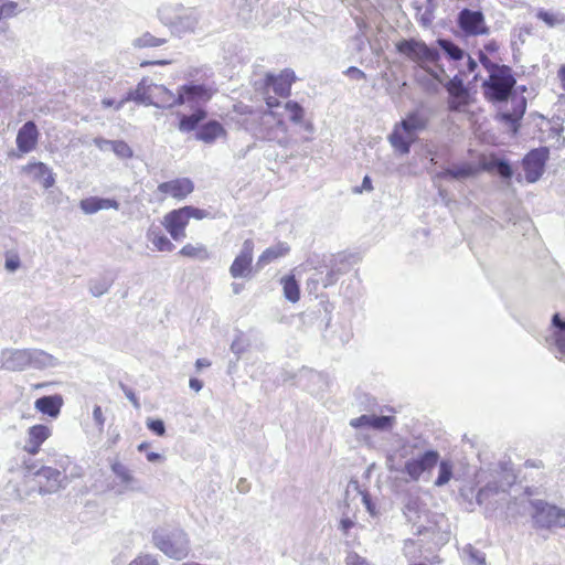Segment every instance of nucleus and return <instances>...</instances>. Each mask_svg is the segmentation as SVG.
Returning <instances> with one entry per match:
<instances>
[{
	"instance_id": "obj_1",
	"label": "nucleus",
	"mask_w": 565,
	"mask_h": 565,
	"mask_svg": "<svg viewBox=\"0 0 565 565\" xmlns=\"http://www.w3.org/2000/svg\"><path fill=\"white\" fill-rule=\"evenodd\" d=\"M267 109H250L248 106H236V124L249 132L254 138L274 142L280 147H288L291 137L280 111V103L274 98L266 99Z\"/></svg>"
},
{
	"instance_id": "obj_2",
	"label": "nucleus",
	"mask_w": 565,
	"mask_h": 565,
	"mask_svg": "<svg viewBox=\"0 0 565 565\" xmlns=\"http://www.w3.org/2000/svg\"><path fill=\"white\" fill-rule=\"evenodd\" d=\"M403 513L415 535L429 536L436 546L448 542L449 530L445 515L430 512L419 494L409 493L406 497Z\"/></svg>"
},
{
	"instance_id": "obj_3",
	"label": "nucleus",
	"mask_w": 565,
	"mask_h": 565,
	"mask_svg": "<svg viewBox=\"0 0 565 565\" xmlns=\"http://www.w3.org/2000/svg\"><path fill=\"white\" fill-rule=\"evenodd\" d=\"M396 50L441 82L440 75L445 74V70L439 64L440 53L437 49L428 46L423 41L409 39L399 41L396 44Z\"/></svg>"
},
{
	"instance_id": "obj_4",
	"label": "nucleus",
	"mask_w": 565,
	"mask_h": 565,
	"mask_svg": "<svg viewBox=\"0 0 565 565\" xmlns=\"http://www.w3.org/2000/svg\"><path fill=\"white\" fill-rule=\"evenodd\" d=\"M6 370L21 372L26 367L43 370L56 365V359L39 349H4Z\"/></svg>"
},
{
	"instance_id": "obj_5",
	"label": "nucleus",
	"mask_w": 565,
	"mask_h": 565,
	"mask_svg": "<svg viewBox=\"0 0 565 565\" xmlns=\"http://www.w3.org/2000/svg\"><path fill=\"white\" fill-rule=\"evenodd\" d=\"M515 479L512 470L501 469L500 471H493L491 479L478 491L476 497L477 503L490 510L497 509L502 499L501 495L508 492L509 488L515 482Z\"/></svg>"
},
{
	"instance_id": "obj_6",
	"label": "nucleus",
	"mask_w": 565,
	"mask_h": 565,
	"mask_svg": "<svg viewBox=\"0 0 565 565\" xmlns=\"http://www.w3.org/2000/svg\"><path fill=\"white\" fill-rule=\"evenodd\" d=\"M399 456L411 457L402 471L413 481L419 480L420 476L431 470L439 460V454L436 450L420 451L417 444L413 443H405L399 449Z\"/></svg>"
},
{
	"instance_id": "obj_7",
	"label": "nucleus",
	"mask_w": 565,
	"mask_h": 565,
	"mask_svg": "<svg viewBox=\"0 0 565 565\" xmlns=\"http://www.w3.org/2000/svg\"><path fill=\"white\" fill-rule=\"evenodd\" d=\"M152 541L156 547L171 558L182 559L190 552V541L181 529H158L152 534Z\"/></svg>"
},
{
	"instance_id": "obj_8",
	"label": "nucleus",
	"mask_w": 565,
	"mask_h": 565,
	"mask_svg": "<svg viewBox=\"0 0 565 565\" xmlns=\"http://www.w3.org/2000/svg\"><path fill=\"white\" fill-rule=\"evenodd\" d=\"M515 85L512 70L502 65L501 68L494 70L488 79L483 82L484 96L491 102H505L510 97Z\"/></svg>"
},
{
	"instance_id": "obj_9",
	"label": "nucleus",
	"mask_w": 565,
	"mask_h": 565,
	"mask_svg": "<svg viewBox=\"0 0 565 565\" xmlns=\"http://www.w3.org/2000/svg\"><path fill=\"white\" fill-rule=\"evenodd\" d=\"M215 93L216 88L211 85L190 82L178 88L177 102L179 105H188L190 108L196 109L209 103Z\"/></svg>"
},
{
	"instance_id": "obj_10",
	"label": "nucleus",
	"mask_w": 565,
	"mask_h": 565,
	"mask_svg": "<svg viewBox=\"0 0 565 565\" xmlns=\"http://www.w3.org/2000/svg\"><path fill=\"white\" fill-rule=\"evenodd\" d=\"M529 503L533 509L532 518L536 526L542 529L565 527V510L542 500H529Z\"/></svg>"
},
{
	"instance_id": "obj_11",
	"label": "nucleus",
	"mask_w": 565,
	"mask_h": 565,
	"mask_svg": "<svg viewBox=\"0 0 565 565\" xmlns=\"http://www.w3.org/2000/svg\"><path fill=\"white\" fill-rule=\"evenodd\" d=\"M254 242L250 238L244 241L239 253L230 266V275L233 278H250L253 271Z\"/></svg>"
},
{
	"instance_id": "obj_12",
	"label": "nucleus",
	"mask_w": 565,
	"mask_h": 565,
	"mask_svg": "<svg viewBox=\"0 0 565 565\" xmlns=\"http://www.w3.org/2000/svg\"><path fill=\"white\" fill-rule=\"evenodd\" d=\"M26 470L28 473H32L31 467L28 466ZM33 475L35 477L36 484L39 486V492L41 494L56 492L62 487V482L65 479L60 470L52 467H42L34 471Z\"/></svg>"
},
{
	"instance_id": "obj_13",
	"label": "nucleus",
	"mask_w": 565,
	"mask_h": 565,
	"mask_svg": "<svg viewBox=\"0 0 565 565\" xmlns=\"http://www.w3.org/2000/svg\"><path fill=\"white\" fill-rule=\"evenodd\" d=\"M190 218L185 207L173 210L169 212L163 220V225L168 233L174 241L183 239L185 235V227Z\"/></svg>"
},
{
	"instance_id": "obj_14",
	"label": "nucleus",
	"mask_w": 565,
	"mask_h": 565,
	"mask_svg": "<svg viewBox=\"0 0 565 565\" xmlns=\"http://www.w3.org/2000/svg\"><path fill=\"white\" fill-rule=\"evenodd\" d=\"M459 26L470 35H481L488 33L484 17L480 11L463 9L458 17Z\"/></svg>"
},
{
	"instance_id": "obj_15",
	"label": "nucleus",
	"mask_w": 565,
	"mask_h": 565,
	"mask_svg": "<svg viewBox=\"0 0 565 565\" xmlns=\"http://www.w3.org/2000/svg\"><path fill=\"white\" fill-rule=\"evenodd\" d=\"M110 469L116 478L119 480V493L126 491H141L140 481L135 477L134 472L117 458L110 462Z\"/></svg>"
},
{
	"instance_id": "obj_16",
	"label": "nucleus",
	"mask_w": 565,
	"mask_h": 565,
	"mask_svg": "<svg viewBox=\"0 0 565 565\" xmlns=\"http://www.w3.org/2000/svg\"><path fill=\"white\" fill-rule=\"evenodd\" d=\"M512 108L502 110L498 114V118L503 122L513 134L519 129V121L522 119L525 109L526 100L523 96H513L511 98Z\"/></svg>"
},
{
	"instance_id": "obj_17",
	"label": "nucleus",
	"mask_w": 565,
	"mask_h": 565,
	"mask_svg": "<svg viewBox=\"0 0 565 565\" xmlns=\"http://www.w3.org/2000/svg\"><path fill=\"white\" fill-rule=\"evenodd\" d=\"M545 160L546 151L540 149L532 150L525 156L523 159V169L527 182L533 183L541 178L544 171Z\"/></svg>"
},
{
	"instance_id": "obj_18",
	"label": "nucleus",
	"mask_w": 565,
	"mask_h": 565,
	"mask_svg": "<svg viewBox=\"0 0 565 565\" xmlns=\"http://www.w3.org/2000/svg\"><path fill=\"white\" fill-rule=\"evenodd\" d=\"M194 190V184L189 178H178L171 181L162 182L157 191L170 195L177 200H183Z\"/></svg>"
},
{
	"instance_id": "obj_19",
	"label": "nucleus",
	"mask_w": 565,
	"mask_h": 565,
	"mask_svg": "<svg viewBox=\"0 0 565 565\" xmlns=\"http://www.w3.org/2000/svg\"><path fill=\"white\" fill-rule=\"evenodd\" d=\"M131 100L145 105H158L156 100H152V83L143 78L135 89L128 92L126 96L117 103L116 110L121 109L126 103Z\"/></svg>"
},
{
	"instance_id": "obj_20",
	"label": "nucleus",
	"mask_w": 565,
	"mask_h": 565,
	"mask_svg": "<svg viewBox=\"0 0 565 565\" xmlns=\"http://www.w3.org/2000/svg\"><path fill=\"white\" fill-rule=\"evenodd\" d=\"M39 130L36 125L29 120L22 125L17 134V147L21 153H29L35 149L38 139H39Z\"/></svg>"
},
{
	"instance_id": "obj_21",
	"label": "nucleus",
	"mask_w": 565,
	"mask_h": 565,
	"mask_svg": "<svg viewBox=\"0 0 565 565\" xmlns=\"http://www.w3.org/2000/svg\"><path fill=\"white\" fill-rule=\"evenodd\" d=\"M51 436V429L46 425H34L28 429V438L23 449L30 455H36L41 445Z\"/></svg>"
},
{
	"instance_id": "obj_22",
	"label": "nucleus",
	"mask_w": 565,
	"mask_h": 565,
	"mask_svg": "<svg viewBox=\"0 0 565 565\" xmlns=\"http://www.w3.org/2000/svg\"><path fill=\"white\" fill-rule=\"evenodd\" d=\"M227 132L217 120H210L202 125L195 132V138L204 143L212 145L220 138H225Z\"/></svg>"
},
{
	"instance_id": "obj_23",
	"label": "nucleus",
	"mask_w": 565,
	"mask_h": 565,
	"mask_svg": "<svg viewBox=\"0 0 565 565\" xmlns=\"http://www.w3.org/2000/svg\"><path fill=\"white\" fill-rule=\"evenodd\" d=\"M479 172V168L475 163L462 162L452 164L451 167L437 173L439 179L465 180L475 177Z\"/></svg>"
},
{
	"instance_id": "obj_24",
	"label": "nucleus",
	"mask_w": 565,
	"mask_h": 565,
	"mask_svg": "<svg viewBox=\"0 0 565 565\" xmlns=\"http://www.w3.org/2000/svg\"><path fill=\"white\" fill-rule=\"evenodd\" d=\"M200 14L194 10H188L183 14L177 17L171 23L173 32L181 35L189 32H195L199 29Z\"/></svg>"
},
{
	"instance_id": "obj_25",
	"label": "nucleus",
	"mask_w": 565,
	"mask_h": 565,
	"mask_svg": "<svg viewBox=\"0 0 565 565\" xmlns=\"http://www.w3.org/2000/svg\"><path fill=\"white\" fill-rule=\"evenodd\" d=\"M23 171L45 189L52 186L54 183L51 170L43 162L29 163L23 168Z\"/></svg>"
},
{
	"instance_id": "obj_26",
	"label": "nucleus",
	"mask_w": 565,
	"mask_h": 565,
	"mask_svg": "<svg viewBox=\"0 0 565 565\" xmlns=\"http://www.w3.org/2000/svg\"><path fill=\"white\" fill-rule=\"evenodd\" d=\"M63 398L61 395L42 396L34 402V408L52 418H56L61 412Z\"/></svg>"
},
{
	"instance_id": "obj_27",
	"label": "nucleus",
	"mask_w": 565,
	"mask_h": 565,
	"mask_svg": "<svg viewBox=\"0 0 565 565\" xmlns=\"http://www.w3.org/2000/svg\"><path fill=\"white\" fill-rule=\"evenodd\" d=\"M81 209L86 214H94L100 210H118L120 204L114 199L92 196L81 201Z\"/></svg>"
},
{
	"instance_id": "obj_28",
	"label": "nucleus",
	"mask_w": 565,
	"mask_h": 565,
	"mask_svg": "<svg viewBox=\"0 0 565 565\" xmlns=\"http://www.w3.org/2000/svg\"><path fill=\"white\" fill-rule=\"evenodd\" d=\"M415 138L411 135H406L399 124H396L392 134L388 136V141L392 147L402 154H407L411 150V145Z\"/></svg>"
},
{
	"instance_id": "obj_29",
	"label": "nucleus",
	"mask_w": 565,
	"mask_h": 565,
	"mask_svg": "<svg viewBox=\"0 0 565 565\" xmlns=\"http://www.w3.org/2000/svg\"><path fill=\"white\" fill-rule=\"evenodd\" d=\"M289 253V246L286 243H278L274 246L266 248L257 259V269H263L265 266L275 262L278 258L286 256Z\"/></svg>"
},
{
	"instance_id": "obj_30",
	"label": "nucleus",
	"mask_w": 565,
	"mask_h": 565,
	"mask_svg": "<svg viewBox=\"0 0 565 565\" xmlns=\"http://www.w3.org/2000/svg\"><path fill=\"white\" fill-rule=\"evenodd\" d=\"M427 118L419 111H413L405 119L398 122L406 135L416 138L417 132L424 130L427 126Z\"/></svg>"
},
{
	"instance_id": "obj_31",
	"label": "nucleus",
	"mask_w": 565,
	"mask_h": 565,
	"mask_svg": "<svg viewBox=\"0 0 565 565\" xmlns=\"http://www.w3.org/2000/svg\"><path fill=\"white\" fill-rule=\"evenodd\" d=\"M152 100H156L160 108H172L179 106L177 102V94H173L163 85L152 84Z\"/></svg>"
},
{
	"instance_id": "obj_32",
	"label": "nucleus",
	"mask_w": 565,
	"mask_h": 565,
	"mask_svg": "<svg viewBox=\"0 0 565 565\" xmlns=\"http://www.w3.org/2000/svg\"><path fill=\"white\" fill-rule=\"evenodd\" d=\"M207 117V111L203 107L193 109L190 115H181L179 121V130L181 132H190L198 128L199 124Z\"/></svg>"
},
{
	"instance_id": "obj_33",
	"label": "nucleus",
	"mask_w": 565,
	"mask_h": 565,
	"mask_svg": "<svg viewBox=\"0 0 565 565\" xmlns=\"http://www.w3.org/2000/svg\"><path fill=\"white\" fill-rule=\"evenodd\" d=\"M147 239L154 246L159 252H172L174 245L171 241L162 233L159 227H150L147 232Z\"/></svg>"
},
{
	"instance_id": "obj_34",
	"label": "nucleus",
	"mask_w": 565,
	"mask_h": 565,
	"mask_svg": "<svg viewBox=\"0 0 565 565\" xmlns=\"http://www.w3.org/2000/svg\"><path fill=\"white\" fill-rule=\"evenodd\" d=\"M280 284L282 285L285 298L290 302H297L300 298V289L295 276L282 277Z\"/></svg>"
},
{
	"instance_id": "obj_35",
	"label": "nucleus",
	"mask_w": 565,
	"mask_h": 565,
	"mask_svg": "<svg viewBox=\"0 0 565 565\" xmlns=\"http://www.w3.org/2000/svg\"><path fill=\"white\" fill-rule=\"evenodd\" d=\"M545 344L559 361L565 362V335H545Z\"/></svg>"
},
{
	"instance_id": "obj_36",
	"label": "nucleus",
	"mask_w": 565,
	"mask_h": 565,
	"mask_svg": "<svg viewBox=\"0 0 565 565\" xmlns=\"http://www.w3.org/2000/svg\"><path fill=\"white\" fill-rule=\"evenodd\" d=\"M179 253L184 257L195 258L199 260H207L210 258V253L203 244H186Z\"/></svg>"
},
{
	"instance_id": "obj_37",
	"label": "nucleus",
	"mask_w": 565,
	"mask_h": 565,
	"mask_svg": "<svg viewBox=\"0 0 565 565\" xmlns=\"http://www.w3.org/2000/svg\"><path fill=\"white\" fill-rule=\"evenodd\" d=\"M114 280L110 277L103 276L89 281V291L94 297H100L108 292Z\"/></svg>"
},
{
	"instance_id": "obj_38",
	"label": "nucleus",
	"mask_w": 565,
	"mask_h": 565,
	"mask_svg": "<svg viewBox=\"0 0 565 565\" xmlns=\"http://www.w3.org/2000/svg\"><path fill=\"white\" fill-rule=\"evenodd\" d=\"M166 42L167 40L164 38H158L149 32H145L132 41V45L138 49L157 47L163 45Z\"/></svg>"
},
{
	"instance_id": "obj_39",
	"label": "nucleus",
	"mask_w": 565,
	"mask_h": 565,
	"mask_svg": "<svg viewBox=\"0 0 565 565\" xmlns=\"http://www.w3.org/2000/svg\"><path fill=\"white\" fill-rule=\"evenodd\" d=\"M420 541L407 539L404 541L403 553L409 562H415L423 556Z\"/></svg>"
},
{
	"instance_id": "obj_40",
	"label": "nucleus",
	"mask_w": 565,
	"mask_h": 565,
	"mask_svg": "<svg viewBox=\"0 0 565 565\" xmlns=\"http://www.w3.org/2000/svg\"><path fill=\"white\" fill-rule=\"evenodd\" d=\"M536 17L548 28H555L565 23V15L561 12H552L541 9L537 11Z\"/></svg>"
},
{
	"instance_id": "obj_41",
	"label": "nucleus",
	"mask_w": 565,
	"mask_h": 565,
	"mask_svg": "<svg viewBox=\"0 0 565 565\" xmlns=\"http://www.w3.org/2000/svg\"><path fill=\"white\" fill-rule=\"evenodd\" d=\"M437 43L445 54L452 61H460L465 55V52L450 40L439 39L437 40Z\"/></svg>"
},
{
	"instance_id": "obj_42",
	"label": "nucleus",
	"mask_w": 565,
	"mask_h": 565,
	"mask_svg": "<svg viewBox=\"0 0 565 565\" xmlns=\"http://www.w3.org/2000/svg\"><path fill=\"white\" fill-rule=\"evenodd\" d=\"M280 111L289 114V119L295 124H301L305 115L303 108L296 102H287L284 106L280 105Z\"/></svg>"
},
{
	"instance_id": "obj_43",
	"label": "nucleus",
	"mask_w": 565,
	"mask_h": 565,
	"mask_svg": "<svg viewBox=\"0 0 565 565\" xmlns=\"http://www.w3.org/2000/svg\"><path fill=\"white\" fill-rule=\"evenodd\" d=\"M445 88L449 93L450 97H462L467 95L468 89L463 85V81L459 75L454 76L445 84Z\"/></svg>"
},
{
	"instance_id": "obj_44",
	"label": "nucleus",
	"mask_w": 565,
	"mask_h": 565,
	"mask_svg": "<svg viewBox=\"0 0 565 565\" xmlns=\"http://www.w3.org/2000/svg\"><path fill=\"white\" fill-rule=\"evenodd\" d=\"M265 85L267 87H271L273 90L279 96H287L290 92L279 75L275 76L268 73L265 78Z\"/></svg>"
},
{
	"instance_id": "obj_45",
	"label": "nucleus",
	"mask_w": 565,
	"mask_h": 565,
	"mask_svg": "<svg viewBox=\"0 0 565 565\" xmlns=\"http://www.w3.org/2000/svg\"><path fill=\"white\" fill-rule=\"evenodd\" d=\"M452 469H454V466L450 461H448V460L440 461L439 472H438L437 479L435 480V486L443 487L446 483H448L452 477Z\"/></svg>"
},
{
	"instance_id": "obj_46",
	"label": "nucleus",
	"mask_w": 565,
	"mask_h": 565,
	"mask_svg": "<svg viewBox=\"0 0 565 565\" xmlns=\"http://www.w3.org/2000/svg\"><path fill=\"white\" fill-rule=\"evenodd\" d=\"M394 423H395V418L393 416L371 415L370 428L383 431V430L391 429L393 427Z\"/></svg>"
},
{
	"instance_id": "obj_47",
	"label": "nucleus",
	"mask_w": 565,
	"mask_h": 565,
	"mask_svg": "<svg viewBox=\"0 0 565 565\" xmlns=\"http://www.w3.org/2000/svg\"><path fill=\"white\" fill-rule=\"evenodd\" d=\"M111 151L119 159H130L134 156V151L130 146L124 140H115Z\"/></svg>"
},
{
	"instance_id": "obj_48",
	"label": "nucleus",
	"mask_w": 565,
	"mask_h": 565,
	"mask_svg": "<svg viewBox=\"0 0 565 565\" xmlns=\"http://www.w3.org/2000/svg\"><path fill=\"white\" fill-rule=\"evenodd\" d=\"M249 347V341L244 337L242 332H239L235 339L233 340L231 344V351L237 356V359L241 358V355L246 352V350Z\"/></svg>"
},
{
	"instance_id": "obj_49",
	"label": "nucleus",
	"mask_w": 565,
	"mask_h": 565,
	"mask_svg": "<svg viewBox=\"0 0 565 565\" xmlns=\"http://www.w3.org/2000/svg\"><path fill=\"white\" fill-rule=\"evenodd\" d=\"M469 104V92L462 97H450L448 100V107L451 111H460L465 106Z\"/></svg>"
},
{
	"instance_id": "obj_50",
	"label": "nucleus",
	"mask_w": 565,
	"mask_h": 565,
	"mask_svg": "<svg viewBox=\"0 0 565 565\" xmlns=\"http://www.w3.org/2000/svg\"><path fill=\"white\" fill-rule=\"evenodd\" d=\"M345 565H373L365 557L359 555L356 552H349L345 556Z\"/></svg>"
},
{
	"instance_id": "obj_51",
	"label": "nucleus",
	"mask_w": 565,
	"mask_h": 565,
	"mask_svg": "<svg viewBox=\"0 0 565 565\" xmlns=\"http://www.w3.org/2000/svg\"><path fill=\"white\" fill-rule=\"evenodd\" d=\"M93 419L96 425L98 434H102L104 430V425H105L106 418L103 414L100 406H98V405H96L93 409Z\"/></svg>"
},
{
	"instance_id": "obj_52",
	"label": "nucleus",
	"mask_w": 565,
	"mask_h": 565,
	"mask_svg": "<svg viewBox=\"0 0 565 565\" xmlns=\"http://www.w3.org/2000/svg\"><path fill=\"white\" fill-rule=\"evenodd\" d=\"M147 427L158 436L166 434L164 423L161 419H148Z\"/></svg>"
},
{
	"instance_id": "obj_53",
	"label": "nucleus",
	"mask_w": 565,
	"mask_h": 565,
	"mask_svg": "<svg viewBox=\"0 0 565 565\" xmlns=\"http://www.w3.org/2000/svg\"><path fill=\"white\" fill-rule=\"evenodd\" d=\"M189 218L203 220L210 216V213L206 210L198 209L194 206H184Z\"/></svg>"
},
{
	"instance_id": "obj_54",
	"label": "nucleus",
	"mask_w": 565,
	"mask_h": 565,
	"mask_svg": "<svg viewBox=\"0 0 565 565\" xmlns=\"http://www.w3.org/2000/svg\"><path fill=\"white\" fill-rule=\"evenodd\" d=\"M370 423H371V415H362L360 417L352 418L350 420V425L356 429L364 428V427L370 428Z\"/></svg>"
},
{
	"instance_id": "obj_55",
	"label": "nucleus",
	"mask_w": 565,
	"mask_h": 565,
	"mask_svg": "<svg viewBox=\"0 0 565 565\" xmlns=\"http://www.w3.org/2000/svg\"><path fill=\"white\" fill-rule=\"evenodd\" d=\"M129 565H159L158 561L151 555H140L130 562Z\"/></svg>"
},
{
	"instance_id": "obj_56",
	"label": "nucleus",
	"mask_w": 565,
	"mask_h": 565,
	"mask_svg": "<svg viewBox=\"0 0 565 565\" xmlns=\"http://www.w3.org/2000/svg\"><path fill=\"white\" fill-rule=\"evenodd\" d=\"M17 7V2L0 0V8H2L1 12L3 17L13 15L15 13Z\"/></svg>"
},
{
	"instance_id": "obj_57",
	"label": "nucleus",
	"mask_w": 565,
	"mask_h": 565,
	"mask_svg": "<svg viewBox=\"0 0 565 565\" xmlns=\"http://www.w3.org/2000/svg\"><path fill=\"white\" fill-rule=\"evenodd\" d=\"M340 271L339 270H335V269H330L329 273L326 275L324 278H322L321 282L323 285L324 288L333 285L337 282V280L339 279V276H340Z\"/></svg>"
},
{
	"instance_id": "obj_58",
	"label": "nucleus",
	"mask_w": 565,
	"mask_h": 565,
	"mask_svg": "<svg viewBox=\"0 0 565 565\" xmlns=\"http://www.w3.org/2000/svg\"><path fill=\"white\" fill-rule=\"evenodd\" d=\"M480 62L482 66L487 70V72L490 74L494 73V70L501 68L502 65H498L493 63L487 55L483 53H480Z\"/></svg>"
},
{
	"instance_id": "obj_59",
	"label": "nucleus",
	"mask_w": 565,
	"mask_h": 565,
	"mask_svg": "<svg viewBox=\"0 0 565 565\" xmlns=\"http://www.w3.org/2000/svg\"><path fill=\"white\" fill-rule=\"evenodd\" d=\"M344 74L348 77L355 79V81L365 79V77H366L365 73L355 66H350L349 68H347Z\"/></svg>"
},
{
	"instance_id": "obj_60",
	"label": "nucleus",
	"mask_w": 565,
	"mask_h": 565,
	"mask_svg": "<svg viewBox=\"0 0 565 565\" xmlns=\"http://www.w3.org/2000/svg\"><path fill=\"white\" fill-rule=\"evenodd\" d=\"M497 171L502 178H511L512 177V169L510 164L505 161H499L497 163Z\"/></svg>"
},
{
	"instance_id": "obj_61",
	"label": "nucleus",
	"mask_w": 565,
	"mask_h": 565,
	"mask_svg": "<svg viewBox=\"0 0 565 565\" xmlns=\"http://www.w3.org/2000/svg\"><path fill=\"white\" fill-rule=\"evenodd\" d=\"M279 77L284 81V83L287 85V87L290 89L292 82L295 81L296 76L294 71L286 68L280 74Z\"/></svg>"
},
{
	"instance_id": "obj_62",
	"label": "nucleus",
	"mask_w": 565,
	"mask_h": 565,
	"mask_svg": "<svg viewBox=\"0 0 565 565\" xmlns=\"http://www.w3.org/2000/svg\"><path fill=\"white\" fill-rule=\"evenodd\" d=\"M354 521L350 518H342L339 522V530L342 531L344 535L349 534V531L354 526Z\"/></svg>"
},
{
	"instance_id": "obj_63",
	"label": "nucleus",
	"mask_w": 565,
	"mask_h": 565,
	"mask_svg": "<svg viewBox=\"0 0 565 565\" xmlns=\"http://www.w3.org/2000/svg\"><path fill=\"white\" fill-rule=\"evenodd\" d=\"M114 141L115 140H107V139H103V138H96L95 139V145L97 146V148L99 150L108 151V150L113 149Z\"/></svg>"
},
{
	"instance_id": "obj_64",
	"label": "nucleus",
	"mask_w": 565,
	"mask_h": 565,
	"mask_svg": "<svg viewBox=\"0 0 565 565\" xmlns=\"http://www.w3.org/2000/svg\"><path fill=\"white\" fill-rule=\"evenodd\" d=\"M6 269L9 271H15L20 267V259L18 256L8 257L6 259Z\"/></svg>"
}]
</instances>
